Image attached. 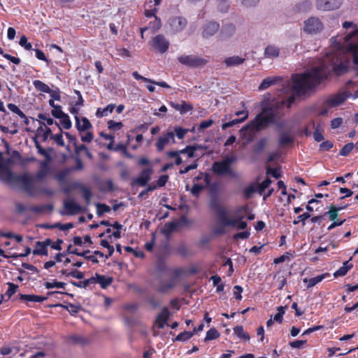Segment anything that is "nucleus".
Instances as JSON below:
<instances>
[{
	"label": "nucleus",
	"instance_id": "f257e3e1",
	"mask_svg": "<svg viewBox=\"0 0 358 358\" xmlns=\"http://www.w3.org/2000/svg\"><path fill=\"white\" fill-rule=\"evenodd\" d=\"M348 71V64L341 62L336 63L334 60L323 62L320 66L313 67L309 72L297 75L294 79L293 89L297 95L305 94L326 80L334 73L337 76Z\"/></svg>",
	"mask_w": 358,
	"mask_h": 358
},
{
	"label": "nucleus",
	"instance_id": "f03ea898",
	"mask_svg": "<svg viewBox=\"0 0 358 358\" xmlns=\"http://www.w3.org/2000/svg\"><path fill=\"white\" fill-rule=\"evenodd\" d=\"M279 108L278 104L263 107L262 112L257 114L247 127L258 132L274 124L279 114Z\"/></svg>",
	"mask_w": 358,
	"mask_h": 358
},
{
	"label": "nucleus",
	"instance_id": "7ed1b4c3",
	"mask_svg": "<svg viewBox=\"0 0 358 358\" xmlns=\"http://www.w3.org/2000/svg\"><path fill=\"white\" fill-rule=\"evenodd\" d=\"M5 171L8 179L14 180L17 183L21 185L23 190H24L29 195L32 196L36 195L38 191L34 187L35 177H32L28 173L14 176L11 171L6 169H5Z\"/></svg>",
	"mask_w": 358,
	"mask_h": 358
},
{
	"label": "nucleus",
	"instance_id": "20e7f679",
	"mask_svg": "<svg viewBox=\"0 0 358 358\" xmlns=\"http://www.w3.org/2000/svg\"><path fill=\"white\" fill-rule=\"evenodd\" d=\"M178 62L190 68H203L209 62L208 57L204 58L199 55H180L177 57Z\"/></svg>",
	"mask_w": 358,
	"mask_h": 358
},
{
	"label": "nucleus",
	"instance_id": "39448f33",
	"mask_svg": "<svg viewBox=\"0 0 358 358\" xmlns=\"http://www.w3.org/2000/svg\"><path fill=\"white\" fill-rule=\"evenodd\" d=\"M234 161L235 157H227L220 162H215L212 165V170L220 176L229 175L235 177L236 174L231 169V165Z\"/></svg>",
	"mask_w": 358,
	"mask_h": 358
},
{
	"label": "nucleus",
	"instance_id": "423d86ee",
	"mask_svg": "<svg viewBox=\"0 0 358 358\" xmlns=\"http://www.w3.org/2000/svg\"><path fill=\"white\" fill-rule=\"evenodd\" d=\"M324 29V24L319 17H310L303 22V30L310 35L320 34Z\"/></svg>",
	"mask_w": 358,
	"mask_h": 358
},
{
	"label": "nucleus",
	"instance_id": "0eeeda50",
	"mask_svg": "<svg viewBox=\"0 0 358 358\" xmlns=\"http://www.w3.org/2000/svg\"><path fill=\"white\" fill-rule=\"evenodd\" d=\"M248 209V206H243L236 209V217L231 219L227 222V227H236L237 229H245L248 227V223L243 220L245 216L241 215L243 213L247 212Z\"/></svg>",
	"mask_w": 358,
	"mask_h": 358
},
{
	"label": "nucleus",
	"instance_id": "6e6552de",
	"mask_svg": "<svg viewBox=\"0 0 358 358\" xmlns=\"http://www.w3.org/2000/svg\"><path fill=\"white\" fill-rule=\"evenodd\" d=\"M210 208L216 213L220 222L227 227V222L231 220L227 216L226 209L221 205L217 199H212L210 203Z\"/></svg>",
	"mask_w": 358,
	"mask_h": 358
},
{
	"label": "nucleus",
	"instance_id": "1a4fd4ad",
	"mask_svg": "<svg viewBox=\"0 0 358 358\" xmlns=\"http://www.w3.org/2000/svg\"><path fill=\"white\" fill-rule=\"evenodd\" d=\"M351 95L352 94L350 92L344 90L329 97L325 101V103L331 108L336 107L343 104L347 100V99L351 96Z\"/></svg>",
	"mask_w": 358,
	"mask_h": 358
},
{
	"label": "nucleus",
	"instance_id": "9d476101",
	"mask_svg": "<svg viewBox=\"0 0 358 358\" xmlns=\"http://www.w3.org/2000/svg\"><path fill=\"white\" fill-rule=\"evenodd\" d=\"M55 294H67L71 296H73V294H70L66 292H59V291H52V292H48L47 293V296H38V295H35V294H19V299L22 301L41 303V302L45 301V300L48 299V296H52Z\"/></svg>",
	"mask_w": 358,
	"mask_h": 358
},
{
	"label": "nucleus",
	"instance_id": "9b49d317",
	"mask_svg": "<svg viewBox=\"0 0 358 358\" xmlns=\"http://www.w3.org/2000/svg\"><path fill=\"white\" fill-rule=\"evenodd\" d=\"M151 45L155 50L163 54L168 50L170 43L164 35L158 34L152 38Z\"/></svg>",
	"mask_w": 358,
	"mask_h": 358
},
{
	"label": "nucleus",
	"instance_id": "f8f14e48",
	"mask_svg": "<svg viewBox=\"0 0 358 358\" xmlns=\"http://www.w3.org/2000/svg\"><path fill=\"white\" fill-rule=\"evenodd\" d=\"M168 24L172 33L176 34L182 31L187 24V20L182 16L171 17L168 21Z\"/></svg>",
	"mask_w": 358,
	"mask_h": 358
},
{
	"label": "nucleus",
	"instance_id": "ddd939ff",
	"mask_svg": "<svg viewBox=\"0 0 358 358\" xmlns=\"http://www.w3.org/2000/svg\"><path fill=\"white\" fill-rule=\"evenodd\" d=\"M171 141L175 143V134L172 131H167L160 136L155 143L157 152H161L164 150V148Z\"/></svg>",
	"mask_w": 358,
	"mask_h": 358
},
{
	"label": "nucleus",
	"instance_id": "4468645a",
	"mask_svg": "<svg viewBox=\"0 0 358 358\" xmlns=\"http://www.w3.org/2000/svg\"><path fill=\"white\" fill-rule=\"evenodd\" d=\"M152 173L153 169L152 167H148L143 169L137 178H134L132 180L131 185L134 186L136 185H138L141 187L147 185V184L148 183L151 178V176Z\"/></svg>",
	"mask_w": 358,
	"mask_h": 358
},
{
	"label": "nucleus",
	"instance_id": "2eb2a0df",
	"mask_svg": "<svg viewBox=\"0 0 358 358\" xmlns=\"http://www.w3.org/2000/svg\"><path fill=\"white\" fill-rule=\"evenodd\" d=\"M342 2L341 0H317L316 6L317 9L322 10H336L341 7Z\"/></svg>",
	"mask_w": 358,
	"mask_h": 358
},
{
	"label": "nucleus",
	"instance_id": "dca6fc26",
	"mask_svg": "<svg viewBox=\"0 0 358 358\" xmlns=\"http://www.w3.org/2000/svg\"><path fill=\"white\" fill-rule=\"evenodd\" d=\"M171 315V313L167 307H164L162 311L157 315L155 324L157 326L159 329H163L169 320Z\"/></svg>",
	"mask_w": 358,
	"mask_h": 358
},
{
	"label": "nucleus",
	"instance_id": "f3484780",
	"mask_svg": "<svg viewBox=\"0 0 358 358\" xmlns=\"http://www.w3.org/2000/svg\"><path fill=\"white\" fill-rule=\"evenodd\" d=\"M64 207L66 210V214L73 215L83 212V209L73 199L66 200L64 203Z\"/></svg>",
	"mask_w": 358,
	"mask_h": 358
},
{
	"label": "nucleus",
	"instance_id": "a211bd4d",
	"mask_svg": "<svg viewBox=\"0 0 358 358\" xmlns=\"http://www.w3.org/2000/svg\"><path fill=\"white\" fill-rule=\"evenodd\" d=\"M93 278L94 279V284H99L102 289H106L113 282V277L105 276L97 273H95Z\"/></svg>",
	"mask_w": 358,
	"mask_h": 358
},
{
	"label": "nucleus",
	"instance_id": "6ab92c4d",
	"mask_svg": "<svg viewBox=\"0 0 358 358\" xmlns=\"http://www.w3.org/2000/svg\"><path fill=\"white\" fill-rule=\"evenodd\" d=\"M220 29V24L215 22L207 23L204 27L202 35L204 38H208L215 34Z\"/></svg>",
	"mask_w": 358,
	"mask_h": 358
},
{
	"label": "nucleus",
	"instance_id": "aec40b11",
	"mask_svg": "<svg viewBox=\"0 0 358 358\" xmlns=\"http://www.w3.org/2000/svg\"><path fill=\"white\" fill-rule=\"evenodd\" d=\"M169 105L175 110H178L181 115H184L193 110V106L185 101H182L180 104L173 101H170Z\"/></svg>",
	"mask_w": 358,
	"mask_h": 358
},
{
	"label": "nucleus",
	"instance_id": "412c9836",
	"mask_svg": "<svg viewBox=\"0 0 358 358\" xmlns=\"http://www.w3.org/2000/svg\"><path fill=\"white\" fill-rule=\"evenodd\" d=\"M50 173L49 162L47 160L42 161L40 163V169L35 175L36 180H43Z\"/></svg>",
	"mask_w": 358,
	"mask_h": 358
},
{
	"label": "nucleus",
	"instance_id": "4be33fe9",
	"mask_svg": "<svg viewBox=\"0 0 358 358\" xmlns=\"http://www.w3.org/2000/svg\"><path fill=\"white\" fill-rule=\"evenodd\" d=\"M75 120H76V127L79 132H82V131L88 130L92 127L91 122L85 117H83L82 119L80 120L79 117L77 115H76Z\"/></svg>",
	"mask_w": 358,
	"mask_h": 358
},
{
	"label": "nucleus",
	"instance_id": "5701e85b",
	"mask_svg": "<svg viewBox=\"0 0 358 358\" xmlns=\"http://www.w3.org/2000/svg\"><path fill=\"white\" fill-rule=\"evenodd\" d=\"M39 124L40 127L36 130V138L41 137L42 141L45 142L51 134V129L43 122H39Z\"/></svg>",
	"mask_w": 358,
	"mask_h": 358
},
{
	"label": "nucleus",
	"instance_id": "b1692460",
	"mask_svg": "<svg viewBox=\"0 0 358 358\" xmlns=\"http://www.w3.org/2000/svg\"><path fill=\"white\" fill-rule=\"evenodd\" d=\"M281 80L280 77H267L262 81L259 86V90H264Z\"/></svg>",
	"mask_w": 358,
	"mask_h": 358
},
{
	"label": "nucleus",
	"instance_id": "393cba45",
	"mask_svg": "<svg viewBox=\"0 0 358 358\" xmlns=\"http://www.w3.org/2000/svg\"><path fill=\"white\" fill-rule=\"evenodd\" d=\"M201 148H202L201 145H200L199 144H194L192 145H187L185 148L180 150H177V151L180 155L187 154V157L189 158H192V157H194L195 152L197 150L201 149Z\"/></svg>",
	"mask_w": 358,
	"mask_h": 358
},
{
	"label": "nucleus",
	"instance_id": "a878e982",
	"mask_svg": "<svg viewBox=\"0 0 358 358\" xmlns=\"http://www.w3.org/2000/svg\"><path fill=\"white\" fill-rule=\"evenodd\" d=\"M280 55V49L273 45H268L264 50V57L266 58H276Z\"/></svg>",
	"mask_w": 358,
	"mask_h": 358
},
{
	"label": "nucleus",
	"instance_id": "bb28decb",
	"mask_svg": "<svg viewBox=\"0 0 358 358\" xmlns=\"http://www.w3.org/2000/svg\"><path fill=\"white\" fill-rule=\"evenodd\" d=\"M352 267L353 264L352 263H350V261H345L343 264V266L334 272V276L335 278H338L339 276H344Z\"/></svg>",
	"mask_w": 358,
	"mask_h": 358
},
{
	"label": "nucleus",
	"instance_id": "cd10ccee",
	"mask_svg": "<svg viewBox=\"0 0 358 358\" xmlns=\"http://www.w3.org/2000/svg\"><path fill=\"white\" fill-rule=\"evenodd\" d=\"M298 74L295 75L294 76L292 77V81H294V79L296 78V76H297ZM293 85H294V82H293ZM293 87L294 85H292V90L294 93V94L289 96V97H287V99H285L282 100V104L285 106H286L287 108H289L294 103L295 101V99H296V97L295 96H304V94H301V95H297L296 94V92H294V89H293ZM309 91H308L305 95Z\"/></svg>",
	"mask_w": 358,
	"mask_h": 358
},
{
	"label": "nucleus",
	"instance_id": "c85d7f7f",
	"mask_svg": "<svg viewBox=\"0 0 358 358\" xmlns=\"http://www.w3.org/2000/svg\"><path fill=\"white\" fill-rule=\"evenodd\" d=\"M57 306L63 307L71 315H76L81 310V306L80 305H75V304L70 303H68L66 306H63L62 304H60V303L51 306V307H57Z\"/></svg>",
	"mask_w": 358,
	"mask_h": 358
},
{
	"label": "nucleus",
	"instance_id": "c756f323",
	"mask_svg": "<svg viewBox=\"0 0 358 358\" xmlns=\"http://www.w3.org/2000/svg\"><path fill=\"white\" fill-rule=\"evenodd\" d=\"M233 330L234 334L237 336V337H238L240 339L243 340L245 341H250V336L248 333L244 331L243 326H236L233 328Z\"/></svg>",
	"mask_w": 358,
	"mask_h": 358
},
{
	"label": "nucleus",
	"instance_id": "7c9ffc66",
	"mask_svg": "<svg viewBox=\"0 0 358 358\" xmlns=\"http://www.w3.org/2000/svg\"><path fill=\"white\" fill-rule=\"evenodd\" d=\"M294 137L292 135H290L286 132H283V133L280 134V135L279 136L278 142H279L280 145H281V146L291 145L294 143Z\"/></svg>",
	"mask_w": 358,
	"mask_h": 358
},
{
	"label": "nucleus",
	"instance_id": "2f4dec72",
	"mask_svg": "<svg viewBox=\"0 0 358 358\" xmlns=\"http://www.w3.org/2000/svg\"><path fill=\"white\" fill-rule=\"evenodd\" d=\"M175 285L174 280H170L166 282H162L157 288V291L159 293H166L173 288Z\"/></svg>",
	"mask_w": 358,
	"mask_h": 358
},
{
	"label": "nucleus",
	"instance_id": "473e14b6",
	"mask_svg": "<svg viewBox=\"0 0 358 358\" xmlns=\"http://www.w3.org/2000/svg\"><path fill=\"white\" fill-rule=\"evenodd\" d=\"M245 59L238 56L229 57L225 59L224 63L227 66H238L244 62Z\"/></svg>",
	"mask_w": 358,
	"mask_h": 358
},
{
	"label": "nucleus",
	"instance_id": "72a5a7b5",
	"mask_svg": "<svg viewBox=\"0 0 358 358\" xmlns=\"http://www.w3.org/2000/svg\"><path fill=\"white\" fill-rule=\"evenodd\" d=\"M34 255H44L47 256L48 254V248L43 245V243L41 241H36L35 243V248L33 250Z\"/></svg>",
	"mask_w": 358,
	"mask_h": 358
},
{
	"label": "nucleus",
	"instance_id": "f704fd0d",
	"mask_svg": "<svg viewBox=\"0 0 358 358\" xmlns=\"http://www.w3.org/2000/svg\"><path fill=\"white\" fill-rule=\"evenodd\" d=\"M343 210V208H337L336 206L331 205L329 210L324 213V217L328 215L330 220H336L338 217V212Z\"/></svg>",
	"mask_w": 358,
	"mask_h": 358
},
{
	"label": "nucleus",
	"instance_id": "c9c22d12",
	"mask_svg": "<svg viewBox=\"0 0 358 358\" xmlns=\"http://www.w3.org/2000/svg\"><path fill=\"white\" fill-rule=\"evenodd\" d=\"M267 144V138H262L254 145L252 151L255 154L262 153Z\"/></svg>",
	"mask_w": 358,
	"mask_h": 358
},
{
	"label": "nucleus",
	"instance_id": "e433bc0d",
	"mask_svg": "<svg viewBox=\"0 0 358 358\" xmlns=\"http://www.w3.org/2000/svg\"><path fill=\"white\" fill-rule=\"evenodd\" d=\"M33 85L38 91L44 93L50 92V87L47 84L39 80H34Z\"/></svg>",
	"mask_w": 358,
	"mask_h": 358
},
{
	"label": "nucleus",
	"instance_id": "4c0bfd02",
	"mask_svg": "<svg viewBox=\"0 0 358 358\" xmlns=\"http://www.w3.org/2000/svg\"><path fill=\"white\" fill-rule=\"evenodd\" d=\"M71 283L73 286L77 287L86 288L88 286H90V285L94 284V279L93 276H92L91 278L84 280L83 281H79V282L71 281Z\"/></svg>",
	"mask_w": 358,
	"mask_h": 358
},
{
	"label": "nucleus",
	"instance_id": "58836bf2",
	"mask_svg": "<svg viewBox=\"0 0 358 358\" xmlns=\"http://www.w3.org/2000/svg\"><path fill=\"white\" fill-rule=\"evenodd\" d=\"M56 124L58 126L60 133L58 134H52L50 136V138L54 140L56 144L59 146H64V141L63 139L64 131L62 130V128L59 126L58 123L56 122Z\"/></svg>",
	"mask_w": 358,
	"mask_h": 358
},
{
	"label": "nucleus",
	"instance_id": "ea45409f",
	"mask_svg": "<svg viewBox=\"0 0 358 358\" xmlns=\"http://www.w3.org/2000/svg\"><path fill=\"white\" fill-rule=\"evenodd\" d=\"M248 118V115L245 114V116H243V117L241 118H237V119H234L231 121H229V122H225V123H223L222 125V129L223 130H225L227 129V128H229V127H234V125L237 124H239V123H241V122H243L246 119Z\"/></svg>",
	"mask_w": 358,
	"mask_h": 358
},
{
	"label": "nucleus",
	"instance_id": "a19ab883",
	"mask_svg": "<svg viewBox=\"0 0 358 358\" xmlns=\"http://www.w3.org/2000/svg\"><path fill=\"white\" fill-rule=\"evenodd\" d=\"M236 28L233 24H227L221 29V34L225 37L231 36L235 32Z\"/></svg>",
	"mask_w": 358,
	"mask_h": 358
},
{
	"label": "nucleus",
	"instance_id": "79ce46f5",
	"mask_svg": "<svg viewBox=\"0 0 358 358\" xmlns=\"http://www.w3.org/2000/svg\"><path fill=\"white\" fill-rule=\"evenodd\" d=\"M194 336V332L185 331L180 333L174 339L173 341H187Z\"/></svg>",
	"mask_w": 358,
	"mask_h": 358
},
{
	"label": "nucleus",
	"instance_id": "37998d69",
	"mask_svg": "<svg viewBox=\"0 0 358 358\" xmlns=\"http://www.w3.org/2000/svg\"><path fill=\"white\" fill-rule=\"evenodd\" d=\"M324 278H325V274H322V275H317L316 277L311 278L308 280H307L306 278V279H304L303 281L308 282L307 287L310 288V287L315 286L317 283L320 282L323 279H324Z\"/></svg>",
	"mask_w": 358,
	"mask_h": 358
},
{
	"label": "nucleus",
	"instance_id": "c03bdc74",
	"mask_svg": "<svg viewBox=\"0 0 358 358\" xmlns=\"http://www.w3.org/2000/svg\"><path fill=\"white\" fill-rule=\"evenodd\" d=\"M166 155L169 158L175 159L176 165L179 166L182 163V158L180 157V154L178 152L177 150L168 151L166 152Z\"/></svg>",
	"mask_w": 358,
	"mask_h": 358
},
{
	"label": "nucleus",
	"instance_id": "a18cd8bd",
	"mask_svg": "<svg viewBox=\"0 0 358 358\" xmlns=\"http://www.w3.org/2000/svg\"><path fill=\"white\" fill-rule=\"evenodd\" d=\"M66 283L63 282H59L54 280L53 282H45L44 286L46 289H50L54 287L65 289Z\"/></svg>",
	"mask_w": 358,
	"mask_h": 358
},
{
	"label": "nucleus",
	"instance_id": "49530a36",
	"mask_svg": "<svg viewBox=\"0 0 358 358\" xmlns=\"http://www.w3.org/2000/svg\"><path fill=\"white\" fill-rule=\"evenodd\" d=\"M354 148H355V145H354L353 143H348L345 144L340 150L339 155L341 156L346 157L352 152V150H353Z\"/></svg>",
	"mask_w": 358,
	"mask_h": 358
},
{
	"label": "nucleus",
	"instance_id": "de8ad7c7",
	"mask_svg": "<svg viewBox=\"0 0 358 358\" xmlns=\"http://www.w3.org/2000/svg\"><path fill=\"white\" fill-rule=\"evenodd\" d=\"M272 183V180L269 178H266L264 181H262L257 187L258 193L262 195L265 189L268 188L270 185Z\"/></svg>",
	"mask_w": 358,
	"mask_h": 358
},
{
	"label": "nucleus",
	"instance_id": "09e8293b",
	"mask_svg": "<svg viewBox=\"0 0 358 358\" xmlns=\"http://www.w3.org/2000/svg\"><path fill=\"white\" fill-rule=\"evenodd\" d=\"M220 335L219 331L215 328H211L206 332L205 341L216 339L220 336Z\"/></svg>",
	"mask_w": 358,
	"mask_h": 358
},
{
	"label": "nucleus",
	"instance_id": "8fccbe9b",
	"mask_svg": "<svg viewBox=\"0 0 358 358\" xmlns=\"http://www.w3.org/2000/svg\"><path fill=\"white\" fill-rule=\"evenodd\" d=\"M189 131V129H184L181 127H175L174 131H173L175 134V136L178 137V139L182 140L185 138V135Z\"/></svg>",
	"mask_w": 358,
	"mask_h": 358
},
{
	"label": "nucleus",
	"instance_id": "3c124183",
	"mask_svg": "<svg viewBox=\"0 0 358 358\" xmlns=\"http://www.w3.org/2000/svg\"><path fill=\"white\" fill-rule=\"evenodd\" d=\"M90 250H84L83 252H78V249H76V248L72 249V245H69L65 252V254L66 255L73 254V255H76L77 256H84L85 255V253H90Z\"/></svg>",
	"mask_w": 358,
	"mask_h": 358
},
{
	"label": "nucleus",
	"instance_id": "603ef678",
	"mask_svg": "<svg viewBox=\"0 0 358 358\" xmlns=\"http://www.w3.org/2000/svg\"><path fill=\"white\" fill-rule=\"evenodd\" d=\"M96 214L100 216L105 213L110 211V208L105 203H96Z\"/></svg>",
	"mask_w": 358,
	"mask_h": 358
},
{
	"label": "nucleus",
	"instance_id": "864d4df0",
	"mask_svg": "<svg viewBox=\"0 0 358 358\" xmlns=\"http://www.w3.org/2000/svg\"><path fill=\"white\" fill-rule=\"evenodd\" d=\"M81 190L83 192V198L85 199V201H86L87 205L90 204L92 196V193L91 189L88 187H82Z\"/></svg>",
	"mask_w": 358,
	"mask_h": 358
},
{
	"label": "nucleus",
	"instance_id": "5fc2aeb1",
	"mask_svg": "<svg viewBox=\"0 0 358 358\" xmlns=\"http://www.w3.org/2000/svg\"><path fill=\"white\" fill-rule=\"evenodd\" d=\"M108 129L110 130H120L122 128V122H115L113 120H108L107 122Z\"/></svg>",
	"mask_w": 358,
	"mask_h": 358
},
{
	"label": "nucleus",
	"instance_id": "6e6d98bb",
	"mask_svg": "<svg viewBox=\"0 0 358 358\" xmlns=\"http://www.w3.org/2000/svg\"><path fill=\"white\" fill-rule=\"evenodd\" d=\"M311 217L309 213H304L301 215H299L295 220L293 221L294 224H297L299 222L302 223V225L304 226L306 224V220Z\"/></svg>",
	"mask_w": 358,
	"mask_h": 358
},
{
	"label": "nucleus",
	"instance_id": "4d7b16f0",
	"mask_svg": "<svg viewBox=\"0 0 358 358\" xmlns=\"http://www.w3.org/2000/svg\"><path fill=\"white\" fill-rule=\"evenodd\" d=\"M19 44L20 46L23 47L27 50H32L31 43L28 41L27 36L24 35L20 37Z\"/></svg>",
	"mask_w": 358,
	"mask_h": 358
},
{
	"label": "nucleus",
	"instance_id": "13d9d810",
	"mask_svg": "<svg viewBox=\"0 0 358 358\" xmlns=\"http://www.w3.org/2000/svg\"><path fill=\"white\" fill-rule=\"evenodd\" d=\"M7 285L8 288L6 292V295H7L8 299H10L17 291L19 287L17 285L13 282H8Z\"/></svg>",
	"mask_w": 358,
	"mask_h": 358
},
{
	"label": "nucleus",
	"instance_id": "bf43d9fd",
	"mask_svg": "<svg viewBox=\"0 0 358 358\" xmlns=\"http://www.w3.org/2000/svg\"><path fill=\"white\" fill-rule=\"evenodd\" d=\"M266 173L271 175L276 179H278L281 177V171L280 168L273 169L271 167H267Z\"/></svg>",
	"mask_w": 358,
	"mask_h": 358
},
{
	"label": "nucleus",
	"instance_id": "052dcab7",
	"mask_svg": "<svg viewBox=\"0 0 358 358\" xmlns=\"http://www.w3.org/2000/svg\"><path fill=\"white\" fill-rule=\"evenodd\" d=\"M51 113L52 116H54L56 118L59 119L60 117H63L66 113H64L62 110V106L59 105H57L55 106L51 111Z\"/></svg>",
	"mask_w": 358,
	"mask_h": 358
},
{
	"label": "nucleus",
	"instance_id": "680f3d73",
	"mask_svg": "<svg viewBox=\"0 0 358 358\" xmlns=\"http://www.w3.org/2000/svg\"><path fill=\"white\" fill-rule=\"evenodd\" d=\"M59 119L61 120L60 123L64 129H71V127L72 126V123H71V121L67 114H66L63 117H60Z\"/></svg>",
	"mask_w": 358,
	"mask_h": 358
},
{
	"label": "nucleus",
	"instance_id": "e2e57ef3",
	"mask_svg": "<svg viewBox=\"0 0 358 358\" xmlns=\"http://www.w3.org/2000/svg\"><path fill=\"white\" fill-rule=\"evenodd\" d=\"M7 106H8V109L10 111H12L13 113L17 114L20 117H24V113L15 104H14V103H8Z\"/></svg>",
	"mask_w": 358,
	"mask_h": 358
},
{
	"label": "nucleus",
	"instance_id": "0e129e2a",
	"mask_svg": "<svg viewBox=\"0 0 358 358\" xmlns=\"http://www.w3.org/2000/svg\"><path fill=\"white\" fill-rule=\"evenodd\" d=\"M257 191L254 185H250L246 187L243 191V194L245 198L250 199L252 197V194Z\"/></svg>",
	"mask_w": 358,
	"mask_h": 358
},
{
	"label": "nucleus",
	"instance_id": "69168bd1",
	"mask_svg": "<svg viewBox=\"0 0 358 358\" xmlns=\"http://www.w3.org/2000/svg\"><path fill=\"white\" fill-rule=\"evenodd\" d=\"M149 24V28L152 29L154 31H155L161 28V20L159 17H155V20L153 22H150Z\"/></svg>",
	"mask_w": 358,
	"mask_h": 358
},
{
	"label": "nucleus",
	"instance_id": "338daca9",
	"mask_svg": "<svg viewBox=\"0 0 358 358\" xmlns=\"http://www.w3.org/2000/svg\"><path fill=\"white\" fill-rule=\"evenodd\" d=\"M333 146H334L333 142L329 140H327L325 141H323L320 145V150L329 151L333 148Z\"/></svg>",
	"mask_w": 358,
	"mask_h": 358
},
{
	"label": "nucleus",
	"instance_id": "774afa93",
	"mask_svg": "<svg viewBox=\"0 0 358 358\" xmlns=\"http://www.w3.org/2000/svg\"><path fill=\"white\" fill-rule=\"evenodd\" d=\"M350 50L352 52L353 63L358 66V46L356 45H352L350 46Z\"/></svg>",
	"mask_w": 358,
	"mask_h": 358
}]
</instances>
